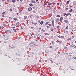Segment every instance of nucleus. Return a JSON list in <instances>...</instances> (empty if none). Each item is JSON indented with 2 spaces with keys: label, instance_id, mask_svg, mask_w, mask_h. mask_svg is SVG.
Here are the masks:
<instances>
[{
  "label": "nucleus",
  "instance_id": "5701e85b",
  "mask_svg": "<svg viewBox=\"0 0 76 76\" xmlns=\"http://www.w3.org/2000/svg\"><path fill=\"white\" fill-rule=\"evenodd\" d=\"M58 29H60V26H57Z\"/></svg>",
  "mask_w": 76,
  "mask_h": 76
},
{
  "label": "nucleus",
  "instance_id": "f3484780",
  "mask_svg": "<svg viewBox=\"0 0 76 76\" xmlns=\"http://www.w3.org/2000/svg\"><path fill=\"white\" fill-rule=\"evenodd\" d=\"M51 4H51V3H49V4H48L49 6H50V5H51Z\"/></svg>",
  "mask_w": 76,
  "mask_h": 76
},
{
  "label": "nucleus",
  "instance_id": "a878e982",
  "mask_svg": "<svg viewBox=\"0 0 76 76\" xmlns=\"http://www.w3.org/2000/svg\"><path fill=\"white\" fill-rule=\"evenodd\" d=\"M45 35H48L49 34L48 33H45Z\"/></svg>",
  "mask_w": 76,
  "mask_h": 76
},
{
  "label": "nucleus",
  "instance_id": "13d9d810",
  "mask_svg": "<svg viewBox=\"0 0 76 76\" xmlns=\"http://www.w3.org/2000/svg\"><path fill=\"white\" fill-rule=\"evenodd\" d=\"M66 54L67 55H68V54H69V53H66Z\"/></svg>",
  "mask_w": 76,
  "mask_h": 76
},
{
  "label": "nucleus",
  "instance_id": "4c0bfd02",
  "mask_svg": "<svg viewBox=\"0 0 76 76\" xmlns=\"http://www.w3.org/2000/svg\"><path fill=\"white\" fill-rule=\"evenodd\" d=\"M58 37L59 38H61V36L60 35L58 36Z\"/></svg>",
  "mask_w": 76,
  "mask_h": 76
},
{
  "label": "nucleus",
  "instance_id": "09e8293b",
  "mask_svg": "<svg viewBox=\"0 0 76 76\" xmlns=\"http://www.w3.org/2000/svg\"><path fill=\"white\" fill-rule=\"evenodd\" d=\"M31 44H34V43L31 42Z\"/></svg>",
  "mask_w": 76,
  "mask_h": 76
},
{
  "label": "nucleus",
  "instance_id": "7ed1b4c3",
  "mask_svg": "<svg viewBox=\"0 0 76 76\" xmlns=\"http://www.w3.org/2000/svg\"><path fill=\"white\" fill-rule=\"evenodd\" d=\"M60 21L61 22H62L63 21V17H61L60 18Z\"/></svg>",
  "mask_w": 76,
  "mask_h": 76
},
{
  "label": "nucleus",
  "instance_id": "9d476101",
  "mask_svg": "<svg viewBox=\"0 0 76 76\" xmlns=\"http://www.w3.org/2000/svg\"><path fill=\"white\" fill-rule=\"evenodd\" d=\"M56 22H59V19L58 18H57L56 20Z\"/></svg>",
  "mask_w": 76,
  "mask_h": 76
},
{
  "label": "nucleus",
  "instance_id": "de8ad7c7",
  "mask_svg": "<svg viewBox=\"0 0 76 76\" xmlns=\"http://www.w3.org/2000/svg\"><path fill=\"white\" fill-rule=\"evenodd\" d=\"M66 10H68V9H69V8H66Z\"/></svg>",
  "mask_w": 76,
  "mask_h": 76
},
{
  "label": "nucleus",
  "instance_id": "774afa93",
  "mask_svg": "<svg viewBox=\"0 0 76 76\" xmlns=\"http://www.w3.org/2000/svg\"><path fill=\"white\" fill-rule=\"evenodd\" d=\"M9 22H10V20H9Z\"/></svg>",
  "mask_w": 76,
  "mask_h": 76
},
{
  "label": "nucleus",
  "instance_id": "e2e57ef3",
  "mask_svg": "<svg viewBox=\"0 0 76 76\" xmlns=\"http://www.w3.org/2000/svg\"><path fill=\"white\" fill-rule=\"evenodd\" d=\"M21 7H18V9H20V8Z\"/></svg>",
  "mask_w": 76,
  "mask_h": 76
},
{
  "label": "nucleus",
  "instance_id": "dca6fc26",
  "mask_svg": "<svg viewBox=\"0 0 76 76\" xmlns=\"http://www.w3.org/2000/svg\"><path fill=\"white\" fill-rule=\"evenodd\" d=\"M26 18H27V16L25 15L24 17V19H26Z\"/></svg>",
  "mask_w": 76,
  "mask_h": 76
},
{
  "label": "nucleus",
  "instance_id": "bf43d9fd",
  "mask_svg": "<svg viewBox=\"0 0 76 76\" xmlns=\"http://www.w3.org/2000/svg\"><path fill=\"white\" fill-rule=\"evenodd\" d=\"M4 43H5V44H6V43H7V42H4Z\"/></svg>",
  "mask_w": 76,
  "mask_h": 76
},
{
  "label": "nucleus",
  "instance_id": "f704fd0d",
  "mask_svg": "<svg viewBox=\"0 0 76 76\" xmlns=\"http://www.w3.org/2000/svg\"><path fill=\"white\" fill-rule=\"evenodd\" d=\"M33 24L34 25H37V23H33Z\"/></svg>",
  "mask_w": 76,
  "mask_h": 76
},
{
  "label": "nucleus",
  "instance_id": "39448f33",
  "mask_svg": "<svg viewBox=\"0 0 76 76\" xmlns=\"http://www.w3.org/2000/svg\"><path fill=\"white\" fill-rule=\"evenodd\" d=\"M31 2H32V3H36L35 1L34 0H32L31 1Z\"/></svg>",
  "mask_w": 76,
  "mask_h": 76
},
{
  "label": "nucleus",
  "instance_id": "c9c22d12",
  "mask_svg": "<svg viewBox=\"0 0 76 76\" xmlns=\"http://www.w3.org/2000/svg\"><path fill=\"white\" fill-rule=\"evenodd\" d=\"M73 58L74 59H76V57H73Z\"/></svg>",
  "mask_w": 76,
  "mask_h": 76
},
{
  "label": "nucleus",
  "instance_id": "1a4fd4ad",
  "mask_svg": "<svg viewBox=\"0 0 76 76\" xmlns=\"http://www.w3.org/2000/svg\"><path fill=\"white\" fill-rule=\"evenodd\" d=\"M45 52L46 53H48V52H49V51L48 50H46L45 51Z\"/></svg>",
  "mask_w": 76,
  "mask_h": 76
},
{
  "label": "nucleus",
  "instance_id": "393cba45",
  "mask_svg": "<svg viewBox=\"0 0 76 76\" xmlns=\"http://www.w3.org/2000/svg\"><path fill=\"white\" fill-rule=\"evenodd\" d=\"M72 11H73V10L72 9H71L69 10V12H72Z\"/></svg>",
  "mask_w": 76,
  "mask_h": 76
},
{
  "label": "nucleus",
  "instance_id": "4be33fe9",
  "mask_svg": "<svg viewBox=\"0 0 76 76\" xmlns=\"http://www.w3.org/2000/svg\"><path fill=\"white\" fill-rule=\"evenodd\" d=\"M48 23H49V22H46L45 23V25H47V24H48Z\"/></svg>",
  "mask_w": 76,
  "mask_h": 76
},
{
  "label": "nucleus",
  "instance_id": "b1692460",
  "mask_svg": "<svg viewBox=\"0 0 76 76\" xmlns=\"http://www.w3.org/2000/svg\"><path fill=\"white\" fill-rule=\"evenodd\" d=\"M5 14V12H4L2 13V15H4Z\"/></svg>",
  "mask_w": 76,
  "mask_h": 76
},
{
  "label": "nucleus",
  "instance_id": "58836bf2",
  "mask_svg": "<svg viewBox=\"0 0 76 76\" xmlns=\"http://www.w3.org/2000/svg\"><path fill=\"white\" fill-rule=\"evenodd\" d=\"M12 9L11 8L10 9V11H12Z\"/></svg>",
  "mask_w": 76,
  "mask_h": 76
},
{
  "label": "nucleus",
  "instance_id": "680f3d73",
  "mask_svg": "<svg viewBox=\"0 0 76 76\" xmlns=\"http://www.w3.org/2000/svg\"><path fill=\"white\" fill-rule=\"evenodd\" d=\"M31 29H33V28H34V27H31Z\"/></svg>",
  "mask_w": 76,
  "mask_h": 76
},
{
  "label": "nucleus",
  "instance_id": "2eb2a0df",
  "mask_svg": "<svg viewBox=\"0 0 76 76\" xmlns=\"http://www.w3.org/2000/svg\"><path fill=\"white\" fill-rule=\"evenodd\" d=\"M40 24L41 25H42L43 24V21H41L40 22Z\"/></svg>",
  "mask_w": 76,
  "mask_h": 76
},
{
  "label": "nucleus",
  "instance_id": "c756f323",
  "mask_svg": "<svg viewBox=\"0 0 76 76\" xmlns=\"http://www.w3.org/2000/svg\"><path fill=\"white\" fill-rule=\"evenodd\" d=\"M68 41H69L70 40H71V38H69L67 39Z\"/></svg>",
  "mask_w": 76,
  "mask_h": 76
},
{
  "label": "nucleus",
  "instance_id": "bb28decb",
  "mask_svg": "<svg viewBox=\"0 0 76 76\" xmlns=\"http://www.w3.org/2000/svg\"><path fill=\"white\" fill-rule=\"evenodd\" d=\"M12 1L13 3H15V0H12Z\"/></svg>",
  "mask_w": 76,
  "mask_h": 76
},
{
  "label": "nucleus",
  "instance_id": "f8f14e48",
  "mask_svg": "<svg viewBox=\"0 0 76 76\" xmlns=\"http://www.w3.org/2000/svg\"><path fill=\"white\" fill-rule=\"evenodd\" d=\"M70 2V0L68 1H67L66 3V4H69V3Z\"/></svg>",
  "mask_w": 76,
  "mask_h": 76
},
{
  "label": "nucleus",
  "instance_id": "4468645a",
  "mask_svg": "<svg viewBox=\"0 0 76 76\" xmlns=\"http://www.w3.org/2000/svg\"><path fill=\"white\" fill-rule=\"evenodd\" d=\"M56 17L57 18H60V15H58L56 16Z\"/></svg>",
  "mask_w": 76,
  "mask_h": 76
},
{
  "label": "nucleus",
  "instance_id": "f257e3e1",
  "mask_svg": "<svg viewBox=\"0 0 76 76\" xmlns=\"http://www.w3.org/2000/svg\"><path fill=\"white\" fill-rule=\"evenodd\" d=\"M28 10L29 11H31V10H32V8L29 7L28 9Z\"/></svg>",
  "mask_w": 76,
  "mask_h": 76
},
{
  "label": "nucleus",
  "instance_id": "4d7b16f0",
  "mask_svg": "<svg viewBox=\"0 0 76 76\" xmlns=\"http://www.w3.org/2000/svg\"><path fill=\"white\" fill-rule=\"evenodd\" d=\"M42 61H44V60H42Z\"/></svg>",
  "mask_w": 76,
  "mask_h": 76
},
{
  "label": "nucleus",
  "instance_id": "aec40b11",
  "mask_svg": "<svg viewBox=\"0 0 76 76\" xmlns=\"http://www.w3.org/2000/svg\"><path fill=\"white\" fill-rule=\"evenodd\" d=\"M13 30H14V32H16V29H14Z\"/></svg>",
  "mask_w": 76,
  "mask_h": 76
},
{
  "label": "nucleus",
  "instance_id": "3c124183",
  "mask_svg": "<svg viewBox=\"0 0 76 76\" xmlns=\"http://www.w3.org/2000/svg\"><path fill=\"white\" fill-rule=\"evenodd\" d=\"M33 13H35V11H33Z\"/></svg>",
  "mask_w": 76,
  "mask_h": 76
},
{
  "label": "nucleus",
  "instance_id": "72a5a7b5",
  "mask_svg": "<svg viewBox=\"0 0 76 76\" xmlns=\"http://www.w3.org/2000/svg\"><path fill=\"white\" fill-rule=\"evenodd\" d=\"M61 42H62L61 41L59 42V44H61Z\"/></svg>",
  "mask_w": 76,
  "mask_h": 76
},
{
  "label": "nucleus",
  "instance_id": "2f4dec72",
  "mask_svg": "<svg viewBox=\"0 0 76 76\" xmlns=\"http://www.w3.org/2000/svg\"><path fill=\"white\" fill-rule=\"evenodd\" d=\"M47 28H50V27L48 26H47Z\"/></svg>",
  "mask_w": 76,
  "mask_h": 76
},
{
  "label": "nucleus",
  "instance_id": "20e7f679",
  "mask_svg": "<svg viewBox=\"0 0 76 76\" xmlns=\"http://www.w3.org/2000/svg\"><path fill=\"white\" fill-rule=\"evenodd\" d=\"M16 25H17V26H19V25H20V23H19V22H17L16 23Z\"/></svg>",
  "mask_w": 76,
  "mask_h": 76
},
{
  "label": "nucleus",
  "instance_id": "ea45409f",
  "mask_svg": "<svg viewBox=\"0 0 76 76\" xmlns=\"http://www.w3.org/2000/svg\"><path fill=\"white\" fill-rule=\"evenodd\" d=\"M18 39H20V37H19L18 38Z\"/></svg>",
  "mask_w": 76,
  "mask_h": 76
},
{
  "label": "nucleus",
  "instance_id": "a19ab883",
  "mask_svg": "<svg viewBox=\"0 0 76 76\" xmlns=\"http://www.w3.org/2000/svg\"><path fill=\"white\" fill-rule=\"evenodd\" d=\"M72 54V53H69V54Z\"/></svg>",
  "mask_w": 76,
  "mask_h": 76
},
{
  "label": "nucleus",
  "instance_id": "0e129e2a",
  "mask_svg": "<svg viewBox=\"0 0 76 76\" xmlns=\"http://www.w3.org/2000/svg\"><path fill=\"white\" fill-rule=\"evenodd\" d=\"M30 34L31 36H32V34L31 33Z\"/></svg>",
  "mask_w": 76,
  "mask_h": 76
},
{
  "label": "nucleus",
  "instance_id": "6ab92c4d",
  "mask_svg": "<svg viewBox=\"0 0 76 76\" xmlns=\"http://www.w3.org/2000/svg\"><path fill=\"white\" fill-rule=\"evenodd\" d=\"M29 5L30 6H31V7H32V6H33V4H29Z\"/></svg>",
  "mask_w": 76,
  "mask_h": 76
},
{
  "label": "nucleus",
  "instance_id": "49530a36",
  "mask_svg": "<svg viewBox=\"0 0 76 76\" xmlns=\"http://www.w3.org/2000/svg\"><path fill=\"white\" fill-rule=\"evenodd\" d=\"M9 39V38L7 37V38H5V39Z\"/></svg>",
  "mask_w": 76,
  "mask_h": 76
},
{
  "label": "nucleus",
  "instance_id": "7c9ffc66",
  "mask_svg": "<svg viewBox=\"0 0 76 76\" xmlns=\"http://www.w3.org/2000/svg\"><path fill=\"white\" fill-rule=\"evenodd\" d=\"M66 14L65 13L64 14V16H66Z\"/></svg>",
  "mask_w": 76,
  "mask_h": 76
},
{
  "label": "nucleus",
  "instance_id": "6e6d98bb",
  "mask_svg": "<svg viewBox=\"0 0 76 76\" xmlns=\"http://www.w3.org/2000/svg\"><path fill=\"white\" fill-rule=\"evenodd\" d=\"M38 1V0H36V2H37Z\"/></svg>",
  "mask_w": 76,
  "mask_h": 76
},
{
  "label": "nucleus",
  "instance_id": "79ce46f5",
  "mask_svg": "<svg viewBox=\"0 0 76 76\" xmlns=\"http://www.w3.org/2000/svg\"><path fill=\"white\" fill-rule=\"evenodd\" d=\"M69 57H72V55H69Z\"/></svg>",
  "mask_w": 76,
  "mask_h": 76
},
{
  "label": "nucleus",
  "instance_id": "473e14b6",
  "mask_svg": "<svg viewBox=\"0 0 76 76\" xmlns=\"http://www.w3.org/2000/svg\"><path fill=\"white\" fill-rule=\"evenodd\" d=\"M2 17H4V15H3V14H2Z\"/></svg>",
  "mask_w": 76,
  "mask_h": 76
},
{
  "label": "nucleus",
  "instance_id": "6e6552de",
  "mask_svg": "<svg viewBox=\"0 0 76 76\" xmlns=\"http://www.w3.org/2000/svg\"><path fill=\"white\" fill-rule=\"evenodd\" d=\"M69 15H70V13H68L66 15V17H67V16H69Z\"/></svg>",
  "mask_w": 76,
  "mask_h": 76
},
{
  "label": "nucleus",
  "instance_id": "e433bc0d",
  "mask_svg": "<svg viewBox=\"0 0 76 76\" xmlns=\"http://www.w3.org/2000/svg\"><path fill=\"white\" fill-rule=\"evenodd\" d=\"M66 29H68V28H69V26H66Z\"/></svg>",
  "mask_w": 76,
  "mask_h": 76
},
{
  "label": "nucleus",
  "instance_id": "37998d69",
  "mask_svg": "<svg viewBox=\"0 0 76 76\" xmlns=\"http://www.w3.org/2000/svg\"><path fill=\"white\" fill-rule=\"evenodd\" d=\"M15 27H12V28H15Z\"/></svg>",
  "mask_w": 76,
  "mask_h": 76
},
{
  "label": "nucleus",
  "instance_id": "423d86ee",
  "mask_svg": "<svg viewBox=\"0 0 76 76\" xmlns=\"http://www.w3.org/2000/svg\"><path fill=\"white\" fill-rule=\"evenodd\" d=\"M64 22H65V23H68V20H64Z\"/></svg>",
  "mask_w": 76,
  "mask_h": 76
},
{
  "label": "nucleus",
  "instance_id": "864d4df0",
  "mask_svg": "<svg viewBox=\"0 0 76 76\" xmlns=\"http://www.w3.org/2000/svg\"><path fill=\"white\" fill-rule=\"evenodd\" d=\"M39 29L41 30V28H39Z\"/></svg>",
  "mask_w": 76,
  "mask_h": 76
},
{
  "label": "nucleus",
  "instance_id": "412c9836",
  "mask_svg": "<svg viewBox=\"0 0 76 76\" xmlns=\"http://www.w3.org/2000/svg\"><path fill=\"white\" fill-rule=\"evenodd\" d=\"M75 46L74 45H72V47H74L75 48Z\"/></svg>",
  "mask_w": 76,
  "mask_h": 76
},
{
  "label": "nucleus",
  "instance_id": "0eeeda50",
  "mask_svg": "<svg viewBox=\"0 0 76 76\" xmlns=\"http://www.w3.org/2000/svg\"><path fill=\"white\" fill-rule=\"evenodd\" d=\"M64 33H65V34H68V32L66 31H64Z\"/></svg>",
  "mask_w": 76,
  "mask_h": 76
},
{
  "label": "nucleus",
  "instance_id": "a18cd8bd",
  "mask_svg": "<svg viewBox=\"0 0 76 76\" xmlns=\"http://www.w3.org/2000/svg\"><path fill=\"white\" fill-rule=\"evenodd\" d=\"M49 26H51V24H49Z\"/></svg>",
  "mask_w": 76,
  "mask_h": 76
},
{
  "label": "nucleus",
  "instance_id": "338daca9",
  "mask_svg": "<svg viewBox=\"0 0 76 76\" xmlns=\"http://www.w3.org/2000/svg\"><path fill=\"white\" fill-rule=\"evenodd\" d=\"M23 0H20V1H22Z\"/></svg>",
  "mask_w": 76,
  "mask_h": 76
},
{
  "label": "nucleus",
  "instance_id": "8fccbe9b",
  "mask_svg": "<svg viewBox=\"0 0 76 76\" xmlns=\"http://www.w3.org/2000/svg\"><path fill=\"white\" fill-rule=\"evenodd\" d=\"M38 54H39V55H40L41 54V53H39Z\"/></svg>",
  "mask_w": 76,
  "mask_h": 76
},
{
  "label": "nucleus",
  "instance_id": "603ef678",
  "mask_svg": "<svg viewBox=\"0 0 76 76\" xmlns=\"http://www.w3.org/2000/svg\"><path fill=\"white\" fill-rule=\"evenodd\" d=\"M57 4H58V5H59V4H60L58 3H57Z\"/></svg>",
  "mask_w": 76,
  "mask_h": 76
},
{
  "label": "nucleus",
  "instance_id": "c03bdc74",
  "mask_svg": "<svg viewBox=\"0 0 76 76\" xmlns=\"http://www.w3.org/2000/svg\"><path fill=\"white\" fill-rule=\"evenodd\" d=\"M3 36L4 37H6V35L5 34H3Z\"/></svg>",
  "mask_w": 76,
  "mask_h": 76
},
{
  "label": "nucleus",
  "instance_id": "69168bd1",
  "mask_svg": "<svg viewBox=\"0 0 76 76\" xmlns=\"http://www.w3.org/2000/svg\"><path fill=\"white\" fill-rule=\"evenodd\" d=\"M74 37H75L74 36H73V37H72V38H74Z\"/></svg>",
  "mask_w": 76,
  "mask_h": 76
},
{
  "label": "nucleus",
  "instance_id": "a211bd4d",
  "mask_svg": "<svg viewBox=\"0 0 76 76\" xmlns=\"http://www.w3.org/2000/svg\"><path fill=\"white\" fill-rule=\"evenodd\" d=\"M61 38H63V39H64V36H61Z\"/></svg>",
  "mask_w": 76,
  "mask_h": 76
},
{
  "label": "nucleus",
  "instance_id": "9b49d317",
  "mask_svg": "<svg viewBox=\"0 0 76 76\" xmlns=\"http://www.w3.org/2000/svg\"><path fill=\"white\" fill-rule=\"evenodd\" d=\"M13 19L14 20H15V21H16V20H17V18H13Z\"/></svg>",
  "mask_w": 76,
  "mask_h": 76
},
{
  "label": "nucleus",
  "instance_id": "ddd939ff",
  "mask_svg": "<svg viewBox=\"0 0 76 76\" xmlns=\"http://www.w3.org/2000/svg\"><path fill=\"white\" fill-rule=\"evenodd\" d=\"M8 33H9V30H7L6 32V34H8Z\"/></svg>",
  "mask_w": 76,
  "mask_h": 76
},
{
  "label": "nucleus",
  "instance_id": "052dcab7",
  "mask_svg": "<svg viewBox=\"0 0 76 76\" xmlns=\"http://www.w3.org/2000/svg\"><path fill=\"white\" fill-rule=\"evenodd\" d=\"M56 65H58V63H56Z\"/></svg>",
  "mask_w": 76,
  "mask_h": 76
},
{
  "label": "nucleus",
  "instance_id": "f03ea898",
  "mask_svg": "<svg viewBox=\"0 0 76 76\" xmlns=\"http://www.w3.org/2000/svg\"><path fill=\"white\" fill-rule=\"evenodd\" d=\"M52 24L53 26H54V21L53 20H52Z\"/></svg>",
  "mask_w": 76,
  "mask_h": 76
},
{
  "label": "nucleus",
  "instance_id": "c85d7f7f",
  "mask_svg": "<svg viewBox=\"0 0 76 76\" xmlns=\"http://www.w3.org/2000/svg\"><path fill=\"white\" fill-rule=\"evenodd\" d=\"M51 31H53L54 30V29H53V28H52L50 29Z\"/></svg>",
  "mask_w": 76,
  "mask_h": 76
},
{
  "label": "nucleus",
  "instance_id": "5fc2aeb1",
  "mask_svg": "<svg viewBox=\"0 0 76 76\" xmlns=\"http://www.w3.org/2000/svg\"><path fill=\"white\" fill-rule=\"evenodd\" d=\"M70 8H71V7H72V6H70Z\"/></svg>",
  "mask_w": 76,
  "mask_h": 76
},
{
  "label": "nucleus",
  "instance_id": "cd10ccee",
  "mask_svg": "<svg viewBox=\"0 0 76 76\" xmlns=\"http://www.w3.org/2000/svg\"><path fill=\"white\" fill-rule=\"evenodd\" d=\"M9 32H10V34L11 33H12V31L9 30Z\"/></svg>",
  "mask_w": 76,
  "mask_h": 76
}]
</instances>
